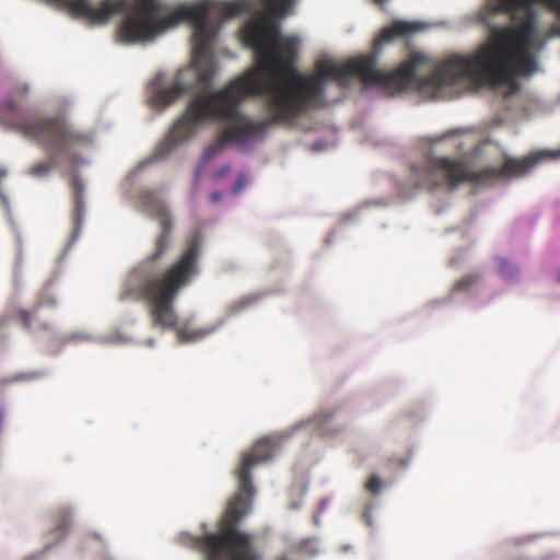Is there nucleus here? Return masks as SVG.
Instances as JSON below:
<instances>
[{"label":"nucleus","mask_w":560,"mask_h":560,"mask_svg":"<svg viewBox=\"0 0 560 560\" xmlns=\"http://www.w3.org/2000/svg\"><path fill=\"white\" fill-rule=\"evenodd\" d=\"M264 11L255 13L243 27V39L259 57L258 68L211 92H199L188 103L166 138L153 153L154 160L165 159L177 145L190 139L207 121H223L218 139L201 156L207 163L228 144L247 148L262 138L271 126H291L310 110L322 108L328 80L348 86L350 78H359L365 85L405 88L411 81L420 58H412L394 73L375 68L376 56L368 55L339 66L329 58L316 61L313 73L294 68L299 38L282 36L277 19L291 12L295 0H258Z\"/></svg>","instance_id":"1"},{"label":"nucleus","mask_w":560,"mask_h":560,"mask_svg":"<svg viewBox=\"0 0 560 560\" xmlns=\"http://www.w3.org/2000/svg\"><path fill=\"white\" fill-rule=\"evenodd\" d=\"M147 205L152 218L159 223L160 232L153 240L152 252L127 276L121 299L143 301L148 305L153 326L174 329L177 326L174 303L180 290L198 275L200 242L197 237L191 238L173 264L158 271L156 262L172 246L174 222L163 201L150 199Z\"/></svg>","instance_id":"2"},{"label":"nucleus","mask_w":560,"mask_h":560,"mask_svg":"<svg viewBox=\"0 0 560 560\" xmlns=\"http://www.w3.org/2000/svg\"><path fill=\"white\" fill-rule=\"evenodd\" d=\"M109 4L110 18L116 13H127L119 26V35L127 43L152 39L183 21L192 23L196 83L206 86L213 81L215 74L212 44L217 30L210 19L224 21L250 11V3L244 0L179 5L165 16H160L163 10L158 0H110Z\"/></svg>","instance_id":"3"},{"label":"nucleus","mask_w":560,"mask_h":560,"mask_svg":"<svg viewBox=\"0 0 560 560\" xmlns=\"http://www.w3.org/2000/svg\"><path fill=\"white\" fill-rule=\"evenodd\" d=\"M273 452V442L268 438H262L242 455L241 464L235 470L237 491L229 501L226 510L218 523V530L194 538V547L206 557V560L262 559L254 547L253 536L241 530L238 525L250 511L255 495L252 469L269 460Z\"/></svg>","instance_id":"4"},{"label":"nucleus","mask_w":560,"mask_h":560,"mask_svg":"<svg viewBox=\"0 0 560 560\" xmlns=\"http://www.w3.org/2000/svg\"><path fill=\"white\" fill-rule=\"evenodd\" d=\"M540 160L539 155L522 159L506 158L500 167L469 171L460 161L428 156L420 165L411 167V176L418 187L434 189L442 185L456 186L462 182L487 183L499 178L518 177L527 174Z\"/></svg>","instance_id":"5"},{"label":"nucleus","mask_w":560,"mask_h":560,"mask_svg":"<svg viewBox=\"0 0 560 560\" xmlns=\"http://www.w3.org/2000/svg\"><path fill=\"white\" fill-rule=\"evenodd\" d=\"M14 128L47 151L48 161L35 163L30 167L28 173L34 177L47 176L59 158L70 156L75 148L91 142L89 136L77 132L65 121L56 118L28 117L15 122Z\"/></svg>","instance_id":"6"},{"label":"nucleus","mask_w":560,"mask_h":560,"mask_svg":"<svg viewBox=\"0 0 560 560\" xmlns=\"http://www.w3.org/2000/svg\"><path fill=\"white\" fill-rule=\"evenodd\" d=\"M58 306V299L55 294L52 282L45 283L38 291L36 302L32 310H19L18 316L22 326L30 331L54 332V325L48 320L42 319V311L44 308L55 310Z\"/></svg>","instance_id":"7"},{"label":"nucleus","mask_w":560,"mask_h":560,"mask_svg":"<svg viewBox=\"0 0 560 560\" xmlns=\"http://www.w3.org/2000/svg\"><path fill=\"white\" fill-rule=\"evenodd\" d=\"M49 3L67 9L71 15L81 18L90 24H104L110 19V0H103L100 5H91L90 0H47Z\"/></svg>","instance_id":"8"},{"label":"nucleus","mask_w":560,"mask_h":560,"mask_svg":"<svg viewBox=\"0 0 560 560\" xmlns=\"http://www.w3.org/2000/svg\"><path fill=\"white\" fill-rule=\"evenodd\" d=\"M422 30V25L416 22L394 21L389 26L383 28L374 42V49L381 50L386 43L396 38L408 37Z\"/></svg>","instance_id":"9"},{"label":"nucleus","mask_w":560,"mask_h":560,"mask_svg":"<svg viewBox=\"0 0 560 560\" xmlns=\"http://www.w3.org/2000/svg\"><path fill=\"white\" fill-rule=\"evenodd\" d=\"M183 75L184 72H179L171 86L159 89L153 93L151 102L154 107L163 109L191 89L189 84L180 81Z\"/></svg>","instance_id":"10"},{"label":"nucleus","mask_w":560,"mask_h":560,"mask_svg":"<svg viewBox=\"0 0 560 560\" xmlns=\"http://www.w3.org/2000/svg\"><path fill=\"white\" fill-rule=\"evenodd\" d=\"M71 189L73 194L72 221L74 226V234H77L81 228L84 213V185L79 176H73L71 179Z\"/></svg>","instance_id":"11"},{"label":"nucleus","mask_w":560,"mask_h":560,"mask_svg":"<svg viewBox=\"0 0 560 560\" xmlns=\"http://www.w3.org/2000/svg\"><path fill=\"white\" fill-rule=\"evenodd\" d=\"M70 512L68 510H61L56 515V530L63 535L70 526Z\"/></svg>","instance_id":"12"},{"label":"nucleus","mask_w":560,"mask_h":560,"mask_svg":"<svg viewBox=\"0 0 560 560\" xmlns=\"http://www.w3.org/2000/svg\"><path fill=\"white\" fill-rule=\"evenodd\" d=\"M382 488V481L376 475H372L365 483V489L372 495H377Z\"/></svg>","instance_id":"13"},{"label":"nucleus","mask_w":560,"mask_h":560,"mask_svg":"<svg viewBox=\"0 0 560 560\" xmlns=\"http://www.w3.org/2000/svg\"><path fill=\"white\" fill-rule=\"evenodd\" d=\"M478 280V277L477 276H474V275H469V276H465L463 278H460L456 283H455V289L458 290V291H462V290H466L468 289L470 285H472L474 283H476Z\"/></svg>","instance_id":"14"},{"label":"nucleus","mask_w":560,"mask_h":560,"mask_svg":"<svg viewBox=\"0 0 560 560\" xmlns=\"http://www.w3.org/2000/svg\"><path fill=\"white\" fill-rule=\"evenodd\" d=\"M206 332L195 331V332H186L185 330H178V336L182 341H189L197 337L205 336Z\"/></svg>","instance_id":"15"},{"label":"nucleus","mask_w":560,"mask_h":560,"mask_svg":"<svg viewBox=\"0 0 560 560\" xmlns=\"http://www.w3.org/2000/svg\"><path fill=\"white\" fill-rule=\"evenodd\" d=\"M38 374H35V373H32V375H30V376H25V375L20 374V375L13 376L11 378H3V380H0V387L5 385V384L12 383V382L34 378Z\"/></svg>","instance_id":"16"},{"label":"nucleus","mask_w":560,"mask_h":560,"mask_svg":"<svg viewBox=\"0 0 560 560\" xmlns=\"http://www.w3.org/2000/svg\"><path fill=\"white\" fill-rule=\"evenodd\" d=\"M245 184H246V177L243 174H240L237 176V179H236L234 186L232 187V194L240 192L243 189V187L245 186Z\"/></svg>","instance_id":"17"},{"label":"nucleus","mask_w":560,"mask_h":560,"mask_svg":"<svg viewBox=\"0 0 560 560\" xmlns=\"http://www.w3.org/2000/svg\"><path fill=\"white\" fill-rule=\"evenodd\" d=\"M501 272L504 277H510L515 273L514 267L509 265L508 262L503 261L501 264Z\"/></svg>","instance_id":"18"},{"label":"nucleus","mask_w":560,"mask_h":560,"mask_svg":"<svg viewBox=\"0 0 560 560\" xmlns=\"http://www.w3.org/2000/svg\"><path fill=\"white\" fill-rule=\"evenodd\" d=\"M230 170L231 168L229 165L222 166L214 172L213 177L215 179H219V178L223 177L224 175H226L230 172Z\"/></svg>","instance_id":"19"},{"label":"nucleus","mask_w":560,"mask_h":560,"mask_svg":"<svg viewBox=\"0 0 560 560\" xmlns=\"http://www.w3.org/2000/svg\"><path fill=\"white\" fill-rule=\"evenodd\" d=\"M221 197H222L221 192L213 191V192L210 194L209 199H210L211 202L215 203V202L221 200Z\"/></svg>","instance_id":"20"},{"label":"nucleus","mask_w":560,"mask_h":560,"mask_svg":"<svg viewBox=\"0 0 560 560\" xmlns=\"http://www.w3.org/2000/svg\"><path fill=\"white\" fill-rule=\"evenodd\" d=\"M388 0H373V2L377 5H383L384 3H386Z\"/></svg>","instance_id":"21"},{"label":"nucleus","mask_w":560,"mask_h":560,"mask_svg":"<svg viewBox=\"0 0 560 560\" xmlns=\"http://www.w3.org/2000/svg\"><path fill=\"white\" fill-rule=\"evenodd\" d=\"M23 92H24V93H27V92H28V86H27V85H24V86H23Z\"/></svg>","instance_id":"22"},{"label":"nucleus","mask_w":560,"mask_h":560,"mask_svg":"<svg viewBox=\"0 0 560 560\" xmlns=\"http://www.w3.org/2000/svg\"><path fill=\"white\" fill-rule=\"evenodd\" d=\"M10 108H11L12 110H15V105L11 103V104H10Z\"/></svg>","instance_id":"23"},{"label":"nucleus","mask_w":560,"mask_h":560,"mask_svg":"<svg viewBox=\"0 0 560 560\" xmlns=\"http://www.w3.org/2000/svg\"><path fill=\"white\" fill-rule=\"evenodd\" d=\"M557 282L560 283V273L557 276Z\"/></svg>","instance_id":"24"}]
</instances>
